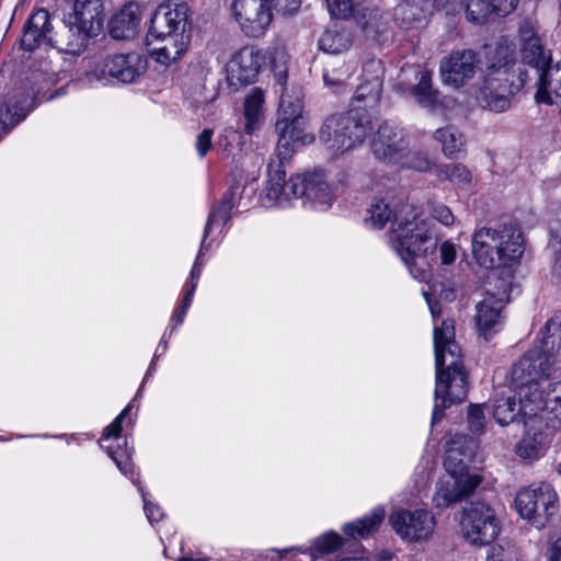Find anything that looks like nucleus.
<instances>
[{
  "label": "nucleus",
  "instance_id": "1",
  "mask_svg": "<svg viewBox=\"0 0 561 561\" xmlns=\"http://www.w3.org/2000/svg\"><path fill=\"white\" fill-rule=\"evenodd\" d=\"M276 159H271L267 165L266 184L261 194L262 205L267 208H288L294 201L300 199L307 210H329L336 196L323 171L299 172L286 179L284 161L289 160L297 149L312 144L316 139L313 133L307 130L305 119L276 124Z\"/></svg>",
  "mask_w": 561,
  "mask_h": 561
},
{
  "label": "nucleus",
  "instance_id": "39",
  "mask_svg": "<svg viewBox=\"0 0 561 561\" xmlns=\"http://www.w3.org/2000/svg\"><path fill=\"white\" fill-rule=\"evenodd\" d=\"M158 354H154L153 359L151 360L149 368L144 377L142 383H145L154 373V365H156V358L158 357ZM144 386V385H141ZM142 390V387L139 388L137 391L135 399L128 403V405L115 417V420L105 427L103 435L100 439V442L107 443V442H121L123 439H127L126 437H123L121 435L122 432V422L126 417V415L129 413L131 408L134 407V402L136 399L140 396Z\"/></svg>",
  "mask_w": 561,
  "mask_h": 561
},
{
  "label": "nucleus",
  "instance_id": "51",
  "mask_svg": "<svg viewBox=\"0 0 561 561\" xmlns=\"http://www.w3.org/2000/svg\"><path fill=\"white\" fill-rule=\"evenodd\" d=\"M486 561H522L518 553L511 547L501 545L493 546L490 549Z\"/></svg>",
  "mask_w": 561,
  "mask_h": 561
},
{
  "label": "nucleus",
  "instance_id": "5",
  "mask_svg": "<svg viewBox=\"0 0 561 561\" xmlns=\"http://www.w3.org/2000/svg\"><path fill=\"white\" fill-rule=\"evenodd\" d=\"M439 231L435 224L421 217L416 208L403 209L396 219L390 243L408 267L411 276L428 282V255L436 250Z\"/></svg>",
  "mask_w": 561,
  "mask_h": 561
},
{
  "label": "nucleus",
  "instance_id": "46",
  "mask_svg": "<svg viewBox=\"0 0 561 561\" xmlns=\"http://www.w3.org/2000/svg\"><path fill=\"white\" fill-rule=\"evenodd\" d=\"M396 164H399L402 168L423 172L431 168L432 162L426 154L416 151L412 152L407 149L404 150V156L402 160L397 162Z\"/></svg>",
  "mask_w": 561,
  "mask_h": 561
},
{
  "label": "nucleus",
  "instance_id": "50",
  "mask_svg": "<svg viewBox=\"0 0 561 561\" xmlns=\"http://www.w3.org/2000/svg\"><path fill=\"white\" fill-rule=\"evenodd\" d=\"M192 301V293H185L181 307L173 312L169 325L165 329L170 332V335H172L173 331L183 323Z\"/></svg>",
  "mask_w": 561,
  "mask_h": 561
},
{
  "label": "nucleus",
  "instance_id": "61",
  "mask_svg": "<svg viewBox=\"0 0 561 561\" xmlns=\"http://www.w3.org/2000/svg\"><path fill=\"white\" fill-rule=\"evenodd\" d=\"M33 77L37 79L36 71H33Z\"/></svg>",
  "mask_w": 561,
  "mask_h": 561
},
{
  "label": "nucleus",
  "instance_id": "10",
  "mask_svg": "<svg viewBox=\"0 0 561 561\" xmlns=\"http://www.w3.org/2000/svg\"><path fill=\"white\" fill-rule=\"evenodd\" d=\"M64 24L70 33L65 51L79 54L85 39L96 36L103 26L101 0H73L72 11L64 18Z\"/></svg>",
  "mask_w": 561,
  "mask_h": 561
},
{
  "label": "nucleus",
  "instance_id": "56",
  "mask_svg": "<svg viewBox=\"0 0 561 561\" xmlns=\"http://www.w3.org/2000/svg\"><path fill=\"white\" fill-rule=\"evenodd\" d=\"M553 275L557 278L561 279V241L559 242V248L556 250V256L553 262Z\"/></svg>",
  "mask_w": 561,
  "mask_h": 561
},
{
  "label": "nucleus",
  "instance_id": "52",
  "mask_svg": "<svg viewBox=\"0 0 561 561\" xmlns=\"http://www.w3.org/2000/svg\"><path fill=\"white\" fill-rule=\"evenodd\" d=\"M213 130L209 128L204 129L198 134L195 142V147L199 157H204L213 147Z\"/></svg>",
  "mask_w": 561,
  "mask_h": 561
},
{
  "label": "nucleus",
  "instance_id": "32",
  "mask_svg": "<svg viewBox=\"0 0 561 561\" xmlns=\"http://www.w3.org/2000/svg\"><path fill=\"white\" fill-rule=\"evenodd\" d=\"M160 42V46H147L149 54L157 62L169 66L179 60L185 53L188 44V36L179 34L153 37V43Z\"/></svg>",
  "mask_w": 561,
  "mask_h": 561
},
{
  "label": "nucleus",
  "instance_id": "19",
  "mask_svg": "<svg viewBox=\"0 0 561 561\" xmlns=\"http://www.w3.org/2000/svg\"><path fill=\"white\" fill-rule=\"evenodd\" d=\"M188 25V7L186 3H161L154 11L146 35V46L153 45V37L182 35L186 36Z\"/></svg>",
  "mask_w": 561,
  "mask_h": 561
},
{
  "label": "nucleus",
  "instance_id": "15",
  "mask_svg": "<svg viewBox=\"0 0 561 561\" xmlns=\"http://www.w3.org/2000/svg\"><path fill=\"white\" fill-rule=\"evenodd\" d=\"M512 387L505 394L497 398L493 404V416L497 424L506 426L511 423L522 420L524 423L533 416H537L538 407H531L533 394H536L538 387L536 383L519 386L514 382L512 377Z\"/></svg>",
  "mask_w": 561,
  "mask_h": 561
},
{
  "label": "nucleus",
  "instance_id": "58",
  "mask_svg": "<svg viewBox=\"0 0 561 561\" xmlns=\"http://www.w3.org/2000/svg\"><path fill=\"white\" fill-rule=\"evenodd\" d=\"M41 72L43 73V76L45 77L44 78V81H50L51 80V75H53V71L50 70L48 64H45L44 67L41 69Z\"/></svg>",
  "mask_w": 561,
  "mask_h": 561
},
{
  "label": "nucleus",
  "instance_id": "24",
  "mask_svg": "<svg viewBox=\"0 0 561 561\" xmlns=\"http://www.w3.org/2000/svg\"><path fill=\"white\" fill-rule=\"evenodd\" d=\"M260 70V54L252 46H243L234 51L225 66L226 81L238 89L254 82Z\"/></svg>",
  "mask_w": 561,
  "mask_h": 561
},
{
  "label": "nucleus",
  "instance_id": "43",
  "mask_svg": "<svg viewBox=\"0 0 561 561\" xmlns=\"http://www.w3.org/2000/svg\"><path fill=\"white\" fill-rule=\"evenodd\" d=\"M353 62H344L339 68L325 69L323 72L324 84L332 89H339L347 84L355 72Z\"/></svg>",
  "mask_w": 561,
  "mask_h": 561
},
{
  "label": "nucleus",
  "instance_id": "8",
  "mask_svg": "<svg viewBox=\"0 0 561 561\" xmlns=\"http://www.w3.org/2000/svg\"><path fill=\"white\" fill-rule=\"evenodd\" d=\"M147 65V58L136 51L107 55L93 62L84 73L82 84L95 88L135 83L146 72Z\"/></svg>",
  "mask_w": 561,
  "mask_h": 561
},
{
  "label": "nucleus",
  "instance_id": "45",
  "mask_svg": "<svg viewBox=\"0 0 561 561\" xmlns=\"http://www.w3.org/2000/svg\"><path fill=\"white\" fill-rule=\"evenodd\" d=\"M207 239L208 238H205V232H204L199 251L197 253L196 260L192 267V271L190 274V279L187 280L188 288H187L186 293H192V298L194 297L195 289L197 287V284H198V280H199V277L202 274V268L204 266V259H203L204 254L209 250L210 244H211V241L207 242Z\"/></svg>",
  "mask_w": 561,
  "mask_h": 561
},
{
  "label": "nucleus",
  "instance_id": "36",
  "mask_svg": "<svg viewBox=\"0 0 561 561\" xmlns=\"http://www.w3.org/2000/svg\"><path fill=\"white\" fill-rule=\"evenodd\" d=\"M434 174L439 181H448L457 191H469L472 187V173L462 163L435 165Z\"/></svg>",
  "mask_w": 561,
  "mask_h": 561
},
{
  "label": "nucleus",
  "instance_id": "3",
  "mask_svg": "<svg viewBox=\"0 0 561 561\" xmlns=\"http://www.w3.org/2000/svg\"><path fill=\"white\" fill-rule=\"evenodd\" d=\"M433 318L436 385L432 427L444 416V410L462 402L468 393V376L461 360V353L455 341L453 320H439L442 309L432 300L430 291L422 289Z\"/></svg>",
  "mask_w": 561,
  "mask_h": 561
},
{
  "label": "nucleus",
  "instance_id": "12",
  "mask_svg": "<svg viewBox=\"0 0 561 561\" xmlns=\"http://www.w3.org/2000/svg\"><path fill=\"white\" fill-rule=\"evenodd\" d=\"M515 508L523 519L541 529L559 510L557 492L549 483H534L517 492Z\"/></svg>",
  "mask_w": 561,
  "mask_h": 561
},
{
  "label": "nucleus",
  "instance_id": "34",
  "mask_svg": "<svg viewBox=\"0 0 561 561\" xmlns=\"http://www.w3.org/2000/svg\"><path fill=\"white\" fill-rule=\"evenodd\" d=\"M265 92L261 88H252L243 101L244 133L252 135L259 130L265 119Z\"/></svg>",
  "mask_w": 561,
  "mask_h": 561
},
{
  "label": "nucleus",
  "instance_id": "42",
  "mask_svg": "<svg viewBox=\"0 0 561 561\" xmlns=\"http://www.w3.org/2000/svg\"><path fill=\"white\" fill-rule=\"evenodd\" d=\"M302 100L299 93L290 95L283 93L278 107V121L276 124L304 119L302 117Z\"/></svg>",
  "mask_w": 561,
  "mask_h": 561
},
{
  "label": "nucleus",
  "instance_id": "55",
  "mask_svg": "<svg viewBox=\"0 0 561 561\" xmlns=\"http://www.w3.org/2000/svg\"><path fill=\"white\" fill-rule=\"evenodd\" d=\"M546 557L548 561H561V537L549 546Z\"/></svg>",
  "mask_w": 561,
  "mask_h": 561
},
{
  "label": "nucleus",
  "instance_id": "60",
  "mask_svg": "<svg viewBox=\"0 0 561 561\" xmlns=\"http://www.w3.org/2000/svg\"><path fill=\"white\" fill-rule=\"evenodd\" d=\"M556 1L558 2V4H559V9H560V11H561V0H556Z\"/></svg>",
  "mask_w": 561,
  "mask_h": 561
},
{
  "label": "nucleus",
  "instance_id": "30",
  "mask_svg": "<svg viewBox=\"0 0 561 561\" xmlns=\"http://www.w3.org/2000/svg\"><path fill=\"white\" fill-rule=\"evenodd\" d=\"M518 0H466V14L470 22L483 24L493 16H505L514 11Z\"/></svg>",
  "mask_w": 561,
  "mask_h": 561
},
{
  "label": "nucleus",
  "instance_id": "59",
  "mask_svg": "<svg viewBox=\"0 0 561 561\" xmlns=\"http://www.w3.org/2000/svg\"><path fill=\"white\" fill-rule=\"evenodd\" d=\"M393 557V553L390 551V550H382L379 554H378V560L379 561H388V560H391Z\"/></svg>",
  "mask_w": 561,
  "mask_h": 561
},
{
  "label": "nucleus",
  "instance_id": "14",
  "mask_svg": "<svg viewBox=\"0 0 561 561\" xmlns=\"http://www.w3.org/2000/svg\"><path fill=\"white\" fill-rule=\"evenodd\" d=\"M460 529L469 543L481 547L497 538L501 523L488 503L473 502L462 513Z\"/></svg>",
  "mask_w": 561,
  "mask_h": 561
},
{
  "label": "nucleus",
  "instance_id": "27",
  "mask_svg": "<svg viewBox=\"0 0 561 561\" xmlns=\"http://www.w3.org/2000/svg\"><path fill=\"white\" fill-rule=\"evenodd\" d=\"M453 0H404L394 10V21L402 30L423 27L434 9L445 8Z\"/></svg>",
  "mask_w": 561,
  "mask_h": 561
},
{
  "label": "nucleus",
  "instance_id": "31",
  "mask_svg": "<svg viewBox=\"0 0 561 561\" xmlns=\"http://www.w3.org/2000/svg\"><path fill=\"white\" fill-rule=\"evenodd\" d=\"M535 100L547 105L561 104V62H552L538 72Z\"/></svg>",
  "mask_w": 561,
  "mask_h": 561
},
{
  "label": "nucleus",
  "instance_id": "11",
  "mask_svg": "<svg viewBox=\"0 0 561 561\" xmlns=\"http://www.w3.org/2000/svg\"><path fill=\"white\" fill-rule=\"evenodd\" d=\"M287 14L297 12L301 0H284ZM282 0H232L231 12L241 31L249 37H260L271 25L275 4Z\"/></svg>",
  "mask_w": 561,
  "mask_h": 561
},
{
  "label": "nucleus",
  "instance_id": "13",
  "mask_svg": "<svg viewBox=\"0 0 561 561\" xmlns=\"http://www.w3.org/2000/svg\"><path fill=\"white\" fill-rule=\"evenodd\" d=\"M512 273L506 278L499 279L496 290H486L482 300L476 306L474 321L478 332L484 340H489L499 332L503 324V309L510 300L512 290Z\"/></svg>",
  "mask_w": 561,
  "mask_h": 561
},
{
  "label": "nucleus",
  "instance_id": "20",
  "mask_svg": "<svg viewBox=\"0 0 561 561\" xmlns=\"http://www.w3.org/2000/svg\"><path fill=\"white\" fill-rule=\"evenodd\" d=\"M517 45L523 65L534 68L537 72L552 62V51L543 46L536 23L523 21L517 31Z\"/></svg>",
  "mask_w": 561,
  "mask_h": 561
},
{
  "label": "nucleus",
  "instance_id": "49",
  "mask_svg": "<svg viewBox=\"0 0 561 561\" xmlns=\"http://www.w3.org/2000/svg\"><path fill=\"white\" fill-rule=\"evenodd\" d=\"M428 210L433 219L446 227L451 226L455 221L454 214L445 204L432 202L428 204Z\"/></svg>",
  "mask_w": 561,
  "mask_h": 561
},
{
  "label": "nucleus",
  "instance_id": "47",
  "mask_svg": "<svg viewBox=\"0 0 561 561\" xmlns=\"http://www.w3.org/2000/svg\"><path fill=\"white\" fill-rule=\"evenodd\" d=\"M484 404H470L467 412L468 427L471 433L480 435L485 430Z\"/></svg>",
  "mask_w": 561,
  "mask_h": 561
},
{
  "label": "nucleus",
  "instance_id": "6",
  "mask_svg": "<svg viewBox=\"0 0 561 561\" xmlns=\"http://www.w3.org/2000/svg\"><path fill=\"white\" fill-rule=\"evenodd\" d=\"M478 442L465 434L455 435L446 443L445 474L433 497L436 507L444 508L469 496L481 483V477L469 470L476 462Z\"/></svg>",
  "mask_w": 561,
  "mask_h": 561
},
{
  "label": "nucleus",
  "instance_id": "7",
  "mask_svg": "<svg viewBox=\"0 0 561 561\" xmlns=\"http://www.w3.org/2000/svg\"><path fill=\"white\" fill-rule=\"evenodd\" d=\"M471 248L477 264L485 270L512 268L525 251L523 233L512 225L477 229Z\"/></svg>",
  "mask_w": 561,
  "mask_h": 561
},
{
  "label": "nucleus",
  "instance_id": "26",
  "mask_svg": "<svg viewBox=\"0 0 561 561\" xmlns=\"http://www.w3.org/2000/svg\"><path fill=\"white\" fill-rule=\"evenodd\" d=\"M526 431L515 446L516 455L528 461L538 460L548 450L552 439V426L531 417L525 422Z\"/></svg>",
  "mask_w": 561,
  "mask_h": 561
},
{
  "label": "nucleus",
  "instance_id": "9",
  "mask_svg": "<svg viewBox=\"0 0 561 561\" xmlns=\"http://www.w3.org/2000/svg\"><path fill=\"white\" fill-rule=\"evenodd\" d=\"M538 343L514 364V380L523 381L526 371L528 376L547 374L556 360L561 358V316H554L546 322L540 330Z\"/></svg>",
  "mask_w": 561,
  "mask_h": 561
},
{
  "label": "nucleus",
  "instance_id": "4",
  "mask_svg": "<svg viewBox=\"0 0 561 561\" xmlns=\"http://www.w3.org/2000/svg\"><path fill=\"white\" fill-rule=\"evenodd\" d=\"M486 78L478 102L481 107L503 113L511 106V96L527 82V71L517 62L516 44L502 36L494 44L484 46Z\"/></svg>",
  "mask_w": 561,
  "mask_h": 561
},
{
  "label": "nucleus",
  "instance_id": "37",
  "mask_svg": "<svg viewBox=\"0 0 561 561\" xmlns=\"http://www.w3.org/2000/svg\"><path fill=\"white\" fill-rule=\"evenodd\" d=\"M383 518L385 510L381 506H377L363 518L345 524L342 529L343 533L351 538H365L379 528Z\"/></svg>",
  "mask_w": 561,
  "mask_h": 561
},
{
  "label": "nucleus",
  "instance_id": "38",
  "mask_svg": "<svg viewBox=\"0 0 561 561\" xmlns=\"http://www.w3.org/2000/svg\"><path fill=\"white\" fill-rule=\"evenodd\" d=\"M357 24L367 39L378 41L388 28L385 14L377 9H365L357 16Z\"/></svg>",
  "mask_w": 561,
  "mask_h": 561
},
{
  "label": "nucleus",
  "instance_id": "48",
  "mask_svg": "<svg viewBox=\"0 0 561 561\" xmlns=\"http://www.w3.org/2000/svg\"><path fill=\"white\" fill-rule=\"evenodd\" d=\"M332 18L346 19L354 11V0H324Z\"/></svg>",
  "mask_w": 561,
  "mask_h": 561
},
{
  "label": "nucleus",
  "instance_id": "35",
  "mask_svg": "<svg viewBox=\"0 0 561 561\" xmlns=\"http://www.w3.org/2000/svg\"><path fill=\"white\" fill-rule=\"evenodd\" d=\"M352 44L353 38L351 32L336 23L327 27L318 39L319 49L331 55H337L348 50Z\"/></svg>",
  "mask_w": 561,
  "mask_h": 561
},
{
  "label": "nucleus",
  "instance_id": "16",
  "mask_svg": "<svg viewBox=\"0 0 561 561\" xmlns=\"http://www.w3.org/2000/svg\"><path fill=\"white\" fill-rule=\"evenodd\" d=\"M550 371L539 376L529 375L526 371L525 379L520 382L514 380L516 385L526 386V389L530 383H536L538 391L533 394L531 407L538 408L537 416L540 423L550 424L556 427L557 424L561 423V382H550L548 380Z\"/></svg>",
  "mask_w": 561,
  "mask_h": 561
},
{
  "label": "nucleus",
  "instance_id": "21",
  "mask_svg": "<svg viewBox=\"0 0 561 561\" xmlns=\"http://www.w3.org/2000/svg\"><path fill=\"white\" fill-rule=\"evenodd\" d=\"M402 73H413L417 82L411 87H403L401 82L398 85L399 90H409L420 106L433 113H444L453 107V99L443 96L437 90L433 89L432 73L428 70L410 67L402 69Z\"/></svg>",
  "mask_w": 561,
  "mask_h": 561
},
{
  "label": "nucleus",
  "instance_id": "53",
  "mask_svg": "<svg viewBox=\"0 0 561 561\" xmlns=\"http://www.w3.org/2000/svg\"><path fill=\"white\" fill-rule=\"evenodd\" d=\"M439 256H440L442 264H444V265L453 264L457 257L456 244L450 241L443 242L439 248Z\"/></svg>",
  "mask_w": 561,
  "mask_h": 561
},
{
  "label": "nucleus",
  "instance_id": "29",
  "mask_svg": "<svg viewBox=\"0 0 561 561\" xmlns=\"http://www.w3.org/2000/svg\"><path fill=\"white\" fill-rule=\"evenodd\" d=\"M343 543L342 537L329 531L318 537L310 549L290 548L279 551V561H321Z\"/></svg>",
  "mask_w": 561,
  "mask_h": 561
},
{
  "label": "nucleus",
  "instance_id": "22",
  "mask_svg": "<svg viewBox=\"0 0 561 561\" xmlns=\"http://www.w3.org/2000/svg\"><path fill=\"white\" fill-rule=\"evenodd\" d=\"M477 54L471 49L454 50L439 62V77L443 84L460 89L476 75Z\"/></svg>",
  "mask_w": 561,
  "mask_h": 561
},
{
  "label": "nucleus",
  "instance_id": "40",
  "mask_svg": "<svg viewBox=\"0 0 561 561\" xmlns=\"http://www.w3.org/2000/svg\"><path fill=\"white\" fill-rule=\"evenodd\" d=\"M393 209L385 197L374 196L366 209L365 224L371 228L380 230L393 217Z\"/></svg>",
  "mask_w": 561,
  "mask_h": 561
},
{
  "label": "nucleus",
  "instance_id": "2",
  "mask_svg": "<svg viewBox=\"0 0 561 561\" xmlns=\"http://www.w3.org/2000/svg\"><path fill=\"white\" fill-rule=\"evenodd\" d=\"M383 69L380 60H369L363 67L360 83L354 100L364 102L348 114L329 116L319 130V140L332 156H341L362 145L373 129L370 115L366 108H374L381 94Z\"/></svg>",
  "mask_w": 561,
  "mask_h": 561
},
{
  "label": "nucleus",
  "instance_id": "25",
  "mask_svg": "<svg viewBox=\"0 0 561 561\" xmlns=\"http://www.w3.org/2000/svg\"><path fill=\"white\" fill-rule=\"evenodd\" d=\"M49 13L45 9H38L28 18L21 37V46L25 50H34L42 46H49L64 50L66 44L51 36Z\"/></svg>",
  "mask_w": 561,
  "mask_h": 561
},
{
  "label": "nucleus",
  "instance_id": "28",
  "mask_svg": "<svg viewBox=\"0 0 561 561\" xmlns=\"http://www.w3.org/2000/svg\"><path fill=\"white\" fill-rule=\"evenodd\" d=\"M243 192L241 184H232L222 196L220 204L211 209L205 225V238L211 237V241L220 238L224 227L230 218L231 210L238 205Z\"/></svg>",
  "mask_w": 561,
  "mask_h": 561
},
{
  "label": "nucleus",
  "instance_id": "17",
  "mask_svg": "<svg viewBox=\"0 0 561 561\" xmlns=\"http://www.w3.org/2000/svg\"><path fill=\"white\" fill-rule=\"evenodd\" d=\"M392 530L408 542H425L434 534L436 519L426 508H398L389 516Z\"/></svg>",
  "mask_w": 561,
  "mask_h": 561
},
{
  "label": "nucleus",
  "instance_id": "57",
  "mask_svg": "<svg viewBox=\"0 0 561 561\" xmlns=\"http://www.w3.org/2000/svg\"><path fill=\"white\" fill-rule=\"evenodd\" d=\"M170 336H171L170 332L168 330H165L161 337V341L158 344L156 354H158V352H160L161 354L165 353V351L168 348V337H170Z\"/></svg>",
  "mask_w": 561,
  "mask_h": 561
},
{
  "label": "nucleus",
  "instance_id": "18",
  "mask_svg": "<svg viewBox=\"0 0 561 561\" xmlns=\"http://www.w3.org/2000/svg\"><path fill=\"white\" fill-rule=\"evenodd\" d=\"M100 446L106 450L107 455L115 462L121 473L127 477L137 486L141 494L144 511L149 523L153 524L161 520L164 515L161 507L147 497L146 492L140 485L135 466L131 462L133 448L128 446V440L123 439L121 442L107 443L100 442Z\"/></svg>",
  "mask_w": 561,
  "mask_h": 561
},
{
  "label": "nucleus",
  "instance_id": "33",
  "mask_svg": "<svg viewBox=\"0 0 561 561\" xmlns=\"http://www.w3.org/2000/svg\"><path fill=\"white\" fill-rule=\"evenodd\" d=\"M140 24V8L136 3L124 5L110 21V34L115 39H127L137 33Z\"/></svg>",
  "mask_w": 561,
  "mask_h": 561
},
{
  "label": "nucleus",
  "instance_id": "54",
  "mask_svg": "<svg viewBox=\"0 0 561 561\" xmlns=\"http://www.w3.org/2000/svg\"><path fill=\"white\" fill-rule=\"evenodd\" d=\"M439 289H437V286L434 285L431 289L434 294L438 293V297L440 299L453 301L456 298V291L455 289L448 285V284H439Z\"/></svg>",
  "mask_w": 561,
  "mask_h": 561
},
{
  "label": "nucleus",
  "instance_id": "23",
  "mask_svg": "<svg viewBox=\"0 0 561 561\" xmlns=\"http://www.w3.org/2000/svg\"><path fill=\"white\" fill-rule=\"evenodd\" d=\"M408 145L403 129L394 123L385 122L373 137L371 151L376 159L394 164L402 160Z\"/></svg>",
  "mask_w": 561,
  "mask_h": 561
},
{
  "label": "nucleus",
  "instance_id": "41",
  "mask_svg": "<svg viewBox=\"0 0 561 561\" xmlns=\"http://www.w3.org/2000/svg\"><path fill=\"white\" fill-rule=\"evenodd\" d=\"M434 138L442 145L444 154L448 158H455L465 151L466 140L463 134L453 126L438 128L434 133Z\"/></svg>",
  "mask_w": 561,
  "mask_h": 561
},
{
  "label": "nucleus",
  "instance_id": "44",
  "mask_svg": "<svg viewBox=\"0 0 561 561\" xmlns=\"http://www.w3.org/2000/svg\"><path fill=\"white\" fill-rule=\"evenodd\" d=\"M242 145V135L234 128H227L218 140V150L226 158H234Z\"/></svg>",
  "mask_w": 561,
  "mask_h": 561
},
{
  "label": "nucleus",
  "instance_id": "62",
  "mask_svg": "<svg viewBox=\"0 0 561 561\" xmlns=\"http://www.w3.org/2000/svg\"><path fill=\"white\" fill-rule=\"evenodd\" d=\"M559 472L561 473V462H560V469H559Z\"/></svg>",
  "mask_w": 561,
  "mask_h": 561
}]
</instances>
